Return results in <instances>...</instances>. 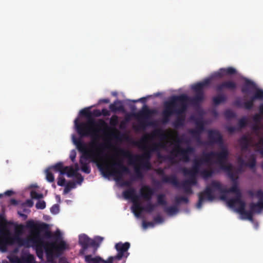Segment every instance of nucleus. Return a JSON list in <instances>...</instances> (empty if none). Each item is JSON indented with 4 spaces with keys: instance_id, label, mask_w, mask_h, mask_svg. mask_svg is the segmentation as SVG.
Instances as JSON below:
<instances>
[{
    "instance_id": "f257e3e1",
    "label": "nucleus",
    "mask_w": 263,
    "mask_h": 263,
    "mask_svg": "<svg viewBox=\"0 0 263 263\" xmlns=\"http://www.w3.org/2000/svg\"><path fill=\"white\" fill-rule=\"evenodd\" d=\"M26 227L32 230L31 236L29 238H21L18 234L11 236L10 233L7 231V236L5 237V240L1 250L5 251L8 246H11L17 243L20 246L29 247H33L36 251V253L39 258L42 259L45 251L48 259L52 257V252L49 247L46 246L48 241H45L41 235L42 231L48 228V224L46 223H35L30 220L26 222Z\"/></svg>"
},
{
    "instance_id": "f03ea898",
    "label": "nucleus",
    "mask_w": 263,
    "mask_h": 263,
    "mask_svg": "<svg viewBox=\"0 0 263 263\" xmlns=\"http://www.w3.org/2000/svg\"><path fill=\"white\" fill-rule=\"evenodd\" d=\"M156 138H159L161 141L167 139L168 136L164 130L161 129H156L151 134L143 136L141 140L136 143V145L142 148L144 153L141 155H133L130 152L124 149H120V154L123 157L129 159L131 163H134L136 161H140L141 166L147 170L151 168L150 159L153 152H158V157L163 158L159 152L161 148L165 149L166 147V142L154 143L151 146H147L146 144L149 141L153 140Z\"/></svg>"
},
{
    "instance_id": "7ed1b4c3",
    "label": "nucleus",
    "mask_w": 263,
    "mask_h": 263,
    "mask_svg": "<svg viewBox=\"0 0 263 263\" xmlns=\"http://www.w3.org/2000/svg\"><path fill=\"white\" fill-rule=\"evenodd\" d=\"M189 97L185 94L173 96L168 101L164 103V109L162 112L163 122L166 123L173 115H177L176 120L174 122L176 128L184 125L185 113L188 107Z\"/></svg>"
},
{
    "instance_id": "20e7f679",
    "label": "nucleus",
    "mask_w": 263,
    "mask_h": 263,
    "mask_svg": "<svg viewBox=\"0 0 263 263\" xmlns=\"http://www.w3.org/2000/svg\"><path fill=\"white\" fill-rule=\"evenodd\" d=\"M88 137H90L91 139L89 148H88L87 144L80 138H73V143L79 152L82 154V158H84L85 160H90L91 162L96 163L102 173L105 168L108 167V164L102 162V149L104 148V145L99 143L100 138L99 134L98 138L93 137L91 136Z\"/></svg>"
},
{
    "instance_id": "39448f33",
    "label": "nucleus",
    "mask_w": 263,
    "mask_h": 263,
    "mask_svg": "<svg viewBox=\"0 0 263 263\" xmlns=\"http://www.w3.org/2000/svg\"><path fill=\"white\" fill-rule=\"evenodd\" d=\"M80 115L87 118L85 122H79L78 119L74 120V124L78 134L81 137H87L91 136L93 137L98 138L99 130L95 127H107L106 122L102 119H100L97 123L92 118V114L89 108H85L80 111Z\"/></svg>"
},
{
    "instance_id": "423d86ee",
    "label": "nucleus",
    "mask_w": 263,
    "mask_h": 263,
    "mask_svg": "<svg viewBox=\"0 0 263 263\" xmlns=\"http://www.w3.org/2000/svg\"><path fill=\"white\" fill-rule=\"evenodd\" d=\"M216 191H223L222 190V184L216 180H213L209 185L206 186L204 190L198 194V201L197 203V208L200 209L204 201H213L215 198L214 193Z\"/></svg>"
},
{
    "instance_id": "0eeeda50",
    "label": "nucleus",
    "mask_w": 263,
    "mask_h": 263,
    "mask_svg": "<svg viewBox=\"0 0 263 263\" xmlns=\"http://www.w3.org/2000/svg\"><path fill=\"white\" fill-rule=\"evenodd\" d=\"M105 169L102 173L103 176L105 177L114 176L117 181H121L124 174L130 173L129 168L124 165L121 161L114 162L111 165L108 164V167Z\"/></svg>"
},
{
    "instance_id": "6e6552de",
    "label": "nucleus",
    "mask_w": 263,
    "mask_h": 263,
    "mask_svg": "<svg viewBox=\"0 0 263 263\" xmlns=\"http://www.w3.org/2000/svg\"><path fill=\"white\" fill-rule=\"evenodd\" d=\"M181 139L177 135L175 141V147L171 151V156H168L167 158L170 161L174 163V157L180 156L181 160L185 162H188L190 160V155L195 152V148L192 146H187L185 148H182L180 146L181 143Z\"/></svg>"
},
{
    "instance_id": "1a4fd4ad",
    "label": "nucleus",
    "mask_w": 263,
    "mask_h": 263,
    "mask_svg": "<svg viewBox=\"0 0 263 263\" xmlns=\"http://www.w3.org/2000/svg\"><path fill=\"white\" fill-rule=\"evenodd\" d=\"M211 82L210 79H206L203 81L194 84L192 86V90L195 92V95L192 98L189 97L188 103L194 106L199 105L204 100V87L208 86Z\"/></svg>"
},
{
    "instance_id": "9d476101",
    "label": "nucleus",
    "mask_w": 263,
    "mask_h": 263,
    "mask_svg": "<svg viewBox=\"0 0 263 263\" xmlns=\"http://www.w3.org/2000/svg\"><path fill=\"white\" fill-rule=\"evenodd\" d=\"M155 114V110L149 109L148 106L144 105L141 110L139 111L136 115V118L139 120V125L135 127L137 130L144 129L147 126L152 124L149 122L151 116Z\"/></svg>"
},
{
    "instance_id": "9b49d317",
    "label": "nucleus",
    "mask_w": 263,
    "mask_h": 263,
    "mask_svg": "<svg viewBox=\"0 0 263 263\" xmlns=\"http://www.w3.org/2000/svg\"><path fill=\"white\" fill-rule=\"evenodd\" d=\"M255 100L263 101V90L256 89L254 95L250 97L249 100L243 103H242L240 98H237L234 101L233 105L237 107L250 110L253 108Z\"/></svg>"
},
{
    "instance_id": "f8f14e48",
    "label": "nucleus",
    "mask_w": 263,
    "mask_h": 263,
    "mask_svg": "<svg viewBox=\"0 0 263 263\" xmlns=\"http://www.w3.org/2000/svg\"><path fill=\"white\" fill-rule=\"evenodd\" d=\"M161 181L163 183H170L177 188L183 189L184 192L186 194L190 195L193 194L192 186L189 184L185 180L179 182L177 177L175 175L165 176L162 178Z\"/></svg>"
},
{
    "instance_id": "ddd939ff",
    "label": "nucleus",
    "mask_w": 263,
    "mask_h": 263,
    "mask_svg": "<svg viewBox=\"0 0 263 263\" xmlns=\"http://www.w3.org/2000/svg\"><path fill=\"white\" fill-rule=\"evenodd\" d=\"M130 247V243L119 242L115 245V248L117 251L116 255L109 256L108 258L107 263H112L114 261L120 260L122 258L126 259L129 255L128 250Z\"/></svg>"
},
{
    "instance_id": "4468645a",
    "label": "nucleus",
    "mask_w": 263,
    "mask_h": 263,
    "mask_svg": "<svg viewBox=\"0 0 263 263\" xmlns=\"http://www.w3.org/2000/svg\"><path fill=\"white\" fill-rule=\"evenodd\" d=\"M210 161L209 157L207 156V153H203L202 157L198 159L193 160V164L192 167L190 169L184 167V170L186 174H190L192 175H198L201 171L200 167L202 164L210 163Z\"/></svg>"
},
{
    "instance_id": "2eb2a0df",
    "label": "nucleus",
    "mask_w": 263,
    "mask_h": 263,
    "mask_svg": "<svg viewBox=\"0 0 263 263\" xmlns=\"http://www.w3.org/2000/svg\"><path fill=\"white\" fill-rule=\"evenodd\" d=\"M221 150L219 152H210L207 153V156L209 157L210 162L213 158L217 159V163L219 164L222 168H226V166L223 165L224 161L227 159L229 153L228 149L222 146Z\"/></svg>"
},
{
    "instance_id": "dca6fc26",
    "label": "nucleus",
    "mask_w": 263,
    "mask_h": 263,
    "mask_svg": "<svg viewBox=\"0 0 263 263\" xmlns=\"http://www.w3.org/2000/svg\"><path fill=\"white\" fill-rule=\"evenodd\" d=\"M208 141L209 145L217 144L220 146H223V140L221 134L218 130L214 129L209 130L208 133Z\"/></svg>"
},
{
    "instance_id": "f3484780",
    "label": "nucleus",
    "mask_w": 263,
    "mask_h": 263,
    "mask_svg": "<svg viewBox=\"0 0 263 263\" xmlns=\"http://www.w3.org/2000/svg\"><path fill=\"white\" fill-rule=\"evenodd\" d=\"M79 243L82 247L80 250L81 254H84L89 248H95L96 246V241L90 238L87 235L84 234L79 235Z\"/></svg>"
},
{
    "instance_id": "a211bd4d",
    "label": "nucleus",
    "mask_w": 263,
    "mask_h": 263,
    "mask_svg": "<svg viewBox=\"0 0 263 263\" xmlns=\"http://www.w3.org/2000/svg\"><path fill=\"white\" fill-rule=\"evenodd\" d=\"M46 246L49 247L52 252V255L54 252H55L57 254L60 255L68 248V246L66 242L63 240H60L58 242H48V243H46Z\"/></svg>"
},
{
    "instance_id": "6ab92c4d",
    "label": "nucleus",
    "mask_w": 263,
    "mask_h": 263,
    "mask_svg": "<svg viewBox=\"0 0 263 263\" xmlns=\"http://www.w3.org/2000/svg\"><path fill=\"white\" fill-rule=\"evenodd\" d=\"M241 197H235V198L230 199L228 200V203L231 208H235L237 205L236 211L241 215H243V213L245 212L246 203L243 201Z\"/></svg>"
},
{
    "instance_id": "aec40b11",
    "label": "nucleus",
    "mask_w": 263,
    "mask_h": 263,
    "mask_svg": "<svg viewBox=\"0 0 263 263\" xmlns=\"http://www.w3.org/2000/svg\"><path fill=\"white\" fill-rule=\"evenodd\" d=\"M236 73V70L232 67L222 68L218 71L213 73L212 77L214 78H222L224 76L234 75Z\"/></svg>"
},
{
    "instance_id": "412c9836",
    "label": "nucleus",
    "mask_w": 263,
    "mask_h": 263,
    "mask_svg": "<svg viewBox=\"0 0 263 263\" xmlns=\"http://www.w3.org/2000/svg\"><path fill=\"white\" fill-rule=\"evenodd\" d=\"M237 88L236 83L231 80L224 81L216 86V89L217 91H221L224 89L234 91Z\"/></svg>"
},
{
    "instance_id": "4be33fe9",
    "label": "nucleus",
    "mask_w": 263,
    "mask_h": 263,
    "mask_svg": "<svg viewBox=\"0 0 263 263\" xmlns=\"http://www.w3.org/2000/svg\"><path fill=\"white\" fill-rule=\"evenodd\" d=\"M123 196L126 199H131L135 204L138 202L139 196L136 194V190L134 188L130 187L123 192Z\"/></svg>"
},
{
    "instance_id": "5701e85b",
    "label": "nucleus",
    "mask_w": 263,
    "mask_h": 263,
    "mask_svg": "<svg viewBox=\"0 0 263 263\" xmlns=\"http://www.w3.org/2000/svg\"><path fill=\"white\" fill-rule=\"evenodd\" d=\"M155 207L156 205L151 203H148L145 207H142L139 203H137L135 204V206H133V211L135 212V215L137 216H138L139 214L136 213V211H138L139 212L144 211L147 213H150L154 210Z\"/></svg>"
},
{
    "instance_id": "b1692460",
    "label": "nucleus",
    "mask_w": 263,
    "mask_h": 263,
    "mask_svg": "<svg viewBox=\"0 0 263 263\" xmlns=\"http://www.w3.org/2000/svg\"><path fill=\"white\" fill-rule=\"evenodd\" d=\"M141 196L146 200L150 201L155 193L153 189L148 185H144L140 189Z\"/></svg>"
},
{
    "instance_id": "393cba45",
    "label": "nucleus",
    "mask_w": 263,
    "mask_h": 263,
    "mask_svg": "<svg viewBox=\"0 0 263 263\" xmlns=\"http://www.w3.org/2000/svg\"><path fill=\"white\" fill-rule=\"evenodd\" d=\"M258 89L256 84L249 79H246L242 85L241 91L243 93H249L253 90Z\"/></svg>"
},
{
    "instance_id": "a878e982",
    "label": "nucleus",
    "mask_w": 263,
    "mask_h": 263,
    "mask_svg": "<svg viewBox=\"0 0 263 263\" xmlns=\"http://www.w3.org/2000/svg\"><path fill=\"white\" fill-rule=\"evenodd\" d=\"M222 190L223 191H220V193H235L236 195V197H241V194L240 190L238 188V182L233 183L232 186L229 188V189H225L223 186L222 185Z\"/></svg>"
},
{
    "instance_id": "bb28decb",
    "label": "nucleus",
    "mask_w": 263,
    "mask_h": 263,
    "mask_svg": "<svg viewBox=\"0 0 263 263\" xmlns=\"http://www.w3.org/2000/svg\"><path fill=\"white\" fill-rule=\"evenodd\" d=\"M109 108L111 111L113 112L125 111L124 107L122 102L118 100L115 101L112 103L110 104L109 106Z\"/></svg>"
},
{
    "instance_id": "cd10ccee",
    "label": "nucleus",
    "mask_w": 263,
    "mask_h": 263,
    "mask_svg": "<svg viewBox=\"0 0 263 263\" xmlns=\"http://www.w3.org/2000/svg\"><path fill=\"white\" fill-rule=\"evenodd\" d=\"M239 144L241 147V149L242 152L246 151L249 149L250 145V138L246 136L243 135L238 141Z\"/></svg>"
},
{
    "instance_id": "c85d7f7f",
    "label": "nucleus",
    "mask_w": 263,
    "mask_h": 263,
    "mask_svg": "<svg viewBox=\"0 0 263 263\" xmlns=\"http://www.w3.org/2000/svg\"><path fill=\"white\" fill-rule=\"evenodd\" d=\"M68 168V166H64L62 162H58L55 165L49 167V169L53 170L55 172H60V175H63L66 174V170Z\"/></svg>"
},
{
    "instance_id": "c756f323",
    "label": "nucleus",
    "mask_w": 263,
    "mask_h": 263,
    "mask_svg": "<svg viewBox=\"0 0 263 263\" xmlns=\"http://www.w3.org/2000/svg\"><path fill=\"white\" fill-rule=\"evenodd\" d=\"M87 161V160H85L84 158H82L81 156L79 162L81 165V171L83 172L88 174L91 172V168Z\"/></svg>"
},
{
    "instance_id": "7c9ffc66",
    "label": "nucleus",
    "mask_w": 263,
    "mask_h": 263,
    "mask_svg": "<svg viewBox=\"0 0 263 263\" xmlns=\"http://www.w3.org/2000/svg\"><path fill=\"white\" fill-rule=\"evenodd\" d=\"M249 207L254 213H260L263 210V202L258 201L257 203L252 202L250 204Z\"/></svg>"
},
{
    "instance_id": "2f4dec72",
    "label": "nucleus",
    "mask_w": 263,
    "mask_h": 263,
    "mask_svg": "<svg viewBox=\"0 0 263 263\" xmlns=\"http://www.w3.org/2000/svg\"><path fill=\"white\" fill-rule=\"evenodd\" d=\"M214 174V171L212 168L210 169H203L201 170V171L198 174L204 179H207L213 175Z\"/></svg>"
},
{
    "instance_id": "473e14b6",
    "label": "nucleus",
    "mask_w": 263,
    "mask_h": 263,
    "mask_svg": "<svg viewBox=\"0 0 263 263\" xmlns=\"http://www.w3.org/2000/svg\"><path fill=\"white\" fill-rule=\"evenodd\" d=\"M182 172L185 176H190L189 179H188L187 180H185L191 186H192V185H195L197 184V181L196 176L197 175H192L190 174H186L185 173V171H184V170H182Z\"/></svg>"
},
{
    "instance_id": "72a5a7b5",
    "label": "nucleus",
    "mask_w": 263,
    "mask_h": 263,
    "mask_svg": "<svg viewBox=\"0 0 263 263\" xmlns=\"http://www.w3.org/2000/svg\"><path fill=\"white\" fill-rule=\"evenodd\" d=\"M213 104L217 106L224 103L227 100V97L223 94L218 95L213 98Z\"/></svg>"
},
{
    "instance_id": "f704fd0d",
    "label": "nucleus",
    "mask_w": 263,
    "mask_h": 263,
    "mask_svg": "<svg viewBox=\"0 0 263 263\" xmlns=\"http://www.w3.org/2000/svg\"><path fill=\"white\" fill-rule=\"evenodd\" d=\"M76 183L73 181H68L66 185H65V188L64 189L63 194H67L72 189L76 187Z\"/></svg>"
},
{
    "instance_id": "c9c22d12",
    "label": "nucleus",
    "mask_w": 263,
    "mask_h": 263,
    "mask_svg": "<svg viewBox=\"0 0 263 263\" xmlns=\"http://www.w3.org/2000/svg\"><path fill=\"white\" fill-rule=\"evenodd\" d=\"M135 176L132 178L133 180H136L137 179H142L143 178V174L139 167L136 166L135 167Z\"/></svg>"
},
{
    "instance_id": "e433bc0d",
    "label": "nucleus",
    "mask_w": 263,
    "mask_h": 263,
    "mask_svg": "<svg viewBox=\"0 0 263 263\" xmlns=\"http://www.w3.org/2000/svg\"><path fill=\"white\" fill-rule=\"evenodd\" d=\"M1 220V216H0V220ZM7 231L5 232L4 230L0 227V250H1L4 242L5 240V237L7 236Z\"/></svg>"
},
{
    "instance_id": "4c0bfd02",
    "label": "nucleus",
    "mask_w": 263,
    "mask_h": 263,
    "mask_svg": "<svg viewBox=\"0 0 263 263\" xmlns=\"http://www.w3.org/2000/svg\"><path fill=\"white\" fill-rule=\"evenodd\" d=\"M68 168L66 170V174L68 177H76L79 174L78 172H75L72 166H68Z\"/></svg>"
},
{
    "instance_id": "58836bf2",
    "label": "nucleus",
    "mask_w": 263,
    "mask_h": 263,
    "mask_svg": "<svg viewBox=\"0 0 263 263\" xmlns=\"http://www.w3.org/2000/svg\"><path fill=\"white\" fill-rule=\"evenodd\" d=\"M256 164V158L253 155H252L250 156L249 162L246 163V166H247L251 168H253L255 167Z\"/></svg>"
},
{
    "instance_id": "ea45409f",
    "label": "nucleus",
    "mask_w": 263,
    "mask_h": 263,
    "mask_svg": "<svg viewBox=\"0 0 263 263\" xmlns=\"http://www.w3.org/2000/svg\"><path fill=\"white\" fill-rule=\"evenodd\" d=\"M164 211L169 215H173L178 212V209L176 206L165 207Z\"/></svg>"
},
{
    "instance_id": "a19ab883",
    "label": "nucleus",
    "mask_w": 263,
    "mask_h": 263,
    "mask_svg": "<svg viewBox=\"0 0 263 263\" xmlns=\"http://www.w3.org/2000/svg\"><path fill=\"white\" fill-rule=\"evenodd\" d=\"M165 195L163 194H159L157 196L158 204L161 205H166L167 202L165 199Z\"/></svg>"
},
{
    "instance_id": "79ce46f5",
    "label": "nucleus",
    "mask_w": 263,
    "mask_h": 263,
    "mask_svg": "<svg viewBox=\"0 0 263 263\" xmlns=\"http://www.w3.org/2000/svg\"><path fill=\"white\" fill-rule=\"evenodd\" d=\"M46 178L47 180L49 182H52L54 180V177L53 174L51 172L50 169L47 168L46 171Z\"/></svg>"
},
{
    "instance_id": "37998d69",
    "label": "nucleus",
    "mask_w": 263,
    "mask_h": 263,
    "mask_svg": "<svg viewBox=\"0 0 263 263\" xmlns=\"http://www.w3.org/2000/svg\"><path fill=\"white\" fill-rule=\"evenodd\" d=\"M119 123V118L116 115H112L110 118L109 124L111 126L116 127Z\"/></svg>"
},
{
    "instance_id": "c03bdc74",
    "label": "nucleus",
    "mask_w": 263,
    "mask_h": 263,
    "mask_svg": "<svg viewBox=\"0 0 263 263\" xmlns=\"http://www.w3.org/2000/svg\"><path fill=\"white\" fill-rule=\"evenodd\" d=\"M247 125V119L246 117H243L240 118L238 122V129L239 130L241 128L245 127Z\"/></svg>"
},
{
    "instance_id": "a18cd8bd",
    "label": "nucleus",
    "mask_w": 263,
    "mask_h": 263,
    "mask_svg": "<svg viewBox=\"0 0 263 263\" xmlns=\"http://www.w3.org/2000/svg\"><path fill=\"white\" fill-rule=\"evenodd\" d=\"M254 213V212L250 209L249 211L246 210L242 216H244L246 219L249 220H252Z\"/></svg>"
},
{
    "instance_id": "49530a36",
    "label": "nucleus",
    "mask_w": 263,
    "mask_h": 263,
    "mask_svg": "<svg viewBox=\"0 0 263 263\" xmlns=\"http://www.w3.org/2000/svg\"><path fill=\"white\" fill-rule=\"evenodd\" d=\"M224 115L227 119H230L236 117V114L231 109H227L224 112Z\"/></svg>"
},
{
    "instance_id": "de8ad7c7",
    "label": "nucleus",
    "mask_w": 263,
    "mask_h": 263,
    "mask_svg": "<svg viewBox=\"0 0 263 263\" xmlns=\"http://www.w3.org/2000/svg\"><path fill=\"white\" fill-rule=\"evenodd\" d=\"M196 129L202 133L204 130V124L202 120L198 121L196 123Z\"/></svg>"
},
{
    "instance_id": "09e8293b",
    "label": "nucleus",
    "mask_w": 263,
    "mask_h": 263,
    "mask_svg": "<svg viewBox=\"0 0 263 263\" xmlns=\"http://www.w3.org/2000/svg\"><path fill=\"white\" fill-rule=\"evenodd\" d=\"M175 202L177 204H180L181 202L187 203L189 202V199L187 197H186L184 196H181V197H176L175 198Z\"/></svg>"
},
{
    "instance_id": "8fccbe9b",
    "label": "nucleus",
    "mask_w": 263,
    "mask_h": 263,
    "mask_svg": "<svg viewBox=\"0 0 263 263\" xmlns=\"http://www.w3.org/2000/svg\"><path fill=\"white\" fill-rule=\"evenodd\" d=\"M189 133L191 134V135L192 136L193 138L195 139L197 138V137H199L201 136V132H199V130L196 129H191L189 130Z\"/></svg>"
},
{
    "instance_id": "3c124183",
    "label": "nucleus",
    "mask_w": 263,
    "mask_h": 263,
    "mask_svg": "<svg viewBox=\"0 0 263 263\" xmlns=\"http://www.w3.org/2000/svg\"><path fill=\"white\" fill-rule=\"evenodd\" d=\"M30 196L33 199H40L43 197V195L41 193H38L36 191H32L30 193Z\"/></svg>"
},
{
    "instance_id": "603ef678",
    "label": "nucleus",
    "mask_w": 263,
    "mask_h": 263,
    "mask_svg": "<svg viewBox=\"0 0 263 263\" xmlns=\"http://www.w3.org/2000/svg\"><path fill=\"white\" fill-rule=\"evenodd\" d=\"M228 176L233 183L238 182V177L233 172L229 171L228 172Z\"/></svg>"
},
{
    "instance_id": "864d4df0",
    "label": "nucleus",
    "mask_w": 263,
    "mask_h": 263,
    "mask_svg": "<svg viewBox=\"0 0 263 263\" xmlns=\"http://www.w3.org/2000/svg\"><path fill=\"white\" fill-rule=\"evenodd\" d=\"M35 207L37 209L43 210L46 207V203L43 200H39L36 203Z\"/></svg>"
},
{
    "instance_id": "5fc2aeb1",
    "label": "nucleus",
    "mask_w": 263,
    "mask_h": 263,
    "mask_svg": "<svg viewBox=\"0 0 263 263\" xmlns=\"http://www.w3.org/2000/svg\"><path fill=\"white\" fill-rule=\"evenodd\" d=\"M262 115L259 114H256L253 117V120L256 123H259L262 119Z\"/></svg>"
},
{
    "instance_id": "6e6d98bb",
    "label": "nucleus",
    "mask_w": 263,
    "mask_h": 263,
    "mask_svg": "<svg viewBox=\"0 0 263 263\" xmlns=\"http://www.w3.org/2000/svg\"><path fill=\"white\" fill-rule=\"evenodd\" d=\"M255 196L258 199V201L263 202V191L261 190H258L256 192Z\"/></svg>"
},
{
    "instance_id": "4d7b16f0",
    "label": "nucleus",
    "mask_w": 263,
    "mask_h": 263,
    "mask_svg": "<svg viewBox=\"0 0 263 263\" xmlns=\"http://www.w3.org/2000/svg\"><path fill=\"white\" fill-rule=\"evenodd\" d=\"M60 210L59 205L55 204L50 209V212L53 214H57L59 213Z\"/></svg>"
},
{
    "instance_id": "13d9d810",
    "label": "nucleus",
    "mask_w": 263,
    "mask_h": 263,
    "mask_svg": "<svg viewBox=\"0 0 263 263\" xmlns=\"http://www.w3.org/2000/svg\"><path fill=\"white\" fill-rule=\"evenodd\" d=\"M65 179L63 177L60 176L58 178L57 184L59 186H63L65 185Z\"/></svg>"
},
{
    "instance_id": "bf43d9fd",
    "label": "nucleus",
    "mask_w": 263,
    "mask_h": 263,
    "mask_svg": "<svg viewBox=\"0 0 263 263\" xmlns=\"http://www.w3.org/2000/svg\"><path fill=\"white\" fill-rule=\"evenodd\" d=\"M53 238L55 240V242H58L61 239V234L60 231H56L54 235L52 236Z\"/></svg>"
},
{
    "instance_id": "052dcab7",
    "label": "nucleus",
    "mask_w": 263,
    "mask_h": 263,
    "mask_svg": "<svg viewBox=\"0 0 263 263\" xmlns=\"http://www.w3.org/2000/svg\"><path fill=\"white\" fill-rule=\"evenodd\" d=\"M238 163L241 166H246V162L244 160L242 156H240L238 157L237 159Z\"/></svg>"
},
{
    "instance_id": "680f3d73",
    "label": "nucleus",
    "mask_w": 263,
    "mask_h": 263,
    "mask_svg": "<svg viewBox=\"0 0 263 263\" xmlns=\"http://www.w3.org/2000/svg\"><path fill=\"white\" fill-rule=\"evenodd\" d=\"M195 140L199 145H208V142H205L201 140V136L199 137H197V138L195 139Z\"/></svg>"
},
{
    "instance_id": "e2e57ef3",
    "label": "nucleus",
    "mask_w": 263,
    "mask_h": 263,
    "mask_svg": "<svg viewBox=\"0 0 263 263\" xmlns=\"http://www.w3.org/2000/svg\"><path fill=\"white\" fill-rule=\"evenodd\" d=\"M34 257L32 255L29 254L26 257V262L27 263H34Z\"/></svg>"
},
{
    "instance_id": "0e129e2a",
    "label": "nucleus",
    "mask_w": 263,
    "mask_h": 263,
    "mask_svg": "<svg viewBox=\"0 0 263 263\" xmlns=\"http://www.w3.org/2000/svg\"><path fill=\"white\" fill-rule=\"evenodd\" d=\"M103 240V238L101 236H97L95 237V239H93L94 241H96V246L95 247H98L100 244L102 242V241Z\"/></svg>"
},
{
    "instance_id": "69168bd1",
    "label": "nucleus",
    "mask_w": 263,
    "mask_h": 263,
    "mask_svg": "<svg viewBox=\"0 0 263 263\" xmlns=\"http://www.w3.org/2000/svg\"><path fill=\"white\" fill-rule=\"evenodd\" d=\"M76 155L77 154L76 151L72 150L70 154V158L73 162H74L76 160Z\"/></svg>"
},
{
    "instance_id": "338daca9",
    "label": "nucleus",
    "mask_w": 263,
    "mask_h": 263,
    "mask_svg": "<svg viewBox=\"0 0 263 263\" xmlns=\"http://www.w3.org/2000/svg\"><path fill=\"white\" fill-rule=\"evenodd\" d=\"M227 130L230 133H233L236 130H239V129L233 126H230L227 127Z\"/></svg>"
},
{
    "instance_id": "774afa93",
    "label": "nucleus",
    "mask_w": 263,
    "mask_h": 263,
    "mask_svg": "<svg viewBox=\"0 0 263 263\" xmlns=\"http://www.w3.org/2000/svg\"><path fill=\"white\" fill-rule=\"evenodd\" d=\"M110 114L109 110L106 108H103L101 110V115L106 117L110 116Z\"/></svg>"
}]
</instances>
